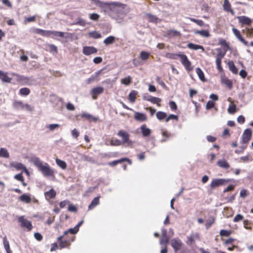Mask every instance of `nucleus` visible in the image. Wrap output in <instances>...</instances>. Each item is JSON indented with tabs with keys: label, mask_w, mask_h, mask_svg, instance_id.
I'll list each match as a JSON object with an SVG mask.
<instances>
[{
	"label": "nucleus",
	"mask_w": 253,
	"mask_h": 253,
	"mask_svg": "<svg viewBox=\"0 0 253 253\" xmlns=\"http://www.w3.org/2000/svg\"><path fill=\"white\" fill-rule=\"evenodd\" d=\"M169 242V238L166 235V233L163 234L162 237L160 240V243L161 244H167Z\"/></svg>",
	"instance_id": "50"
},
{
	"label": "nucleus",
	"mask_w": 253,
	"mask_h": 253,
	"mask_svg": "<svg viewBox=\"0 0 253 253\" xmlns=\"http://www.w3.org/2000/svg\"><path fill=\"white\" fill-rule=\"evenodd\" d=\"M30 162L34 164V165L39 169L43 165L42 162L38 157L36 156H32L30 158Z\"/></svg>",
	"instance_id": "20"
},
{
	"label": "nucleus",
	"mask_w": 253,
	"mask_h": 253,
	"mask_svg": "<svg viewBox=\"0 0 253 253\" xmlns=\"http://www.w3.org/2000/svg\"><path fill=\"white\" fill-rule=\"evenodd\" d=\"M70 204V201L68 200H64L59 203V206L61 209L65 208L67 205Z\"/></svg>",
	"instance_id": "61"
},
{
	"label": "nucleus",
	"mask_w": 253,
	"mask_h": 253,
	"mask_svg": "<svg viewBox=\"0 0 253 253\" xmlns=\"http://www.w3.org/2000/svg\"><path fill=\"white\" fill-rule=\"evenodd\" d=\"M47 46H48V48L50 52H54L56 53H57V51H58L57 47L54 44H49L47 45Z\"/></svg>",
	"instance_id": "52"
},
{
	"label": "nucleus",
	"mask_w": 253,
	"mask_h": 253,
	"mask_svg": "<svg viewBox=\"0 0 253 253\" xmlns=\"http://www.w3.org/2000/svg\"><path fill=\"white\" fill-rule=\"evenodd\" d=\"M137 91L135 90H132L128 94V100L131 103H134L135 101Z\"/></svg>",
	"instance_id": "34"
},
{
	"label": "nucleus",
	"mask_w": 253,
	"mask_h": 253,
	"mask_svg": "<svg viewBox=\"0 0 253 253\" xmlns=\"http://www.w3.org/2000/svg\"><path fill=\"white\" fill-rule=\"evenodd\" d=\"M55 161H56L57 165L61 168H62L63 169H65L66 168L67 165H66V163L64 161L61 160L58 158L56 159Z\"/></svg>",
	"instance_id": "43"
},
{
	"label": "nucleus",
	"mask_w": 253,
	"mask_h": 253,
	"mask_svg": "<svg viewBox=\"0 0 253 253\" xmlns=\"http://www.w3.org/2000/svg\"><path fill=\"white\" fill-rule=\"evenodd\" d=\"M187 47L193 50H198V49H201L202 52L205 51L204 47L201 45L196 44H194L193 43H189L187 44Z\"/></svg>",
	"instance_id": "30"
},
{
	"label": "nucleus",
	"mask_w": 253,
	"mask_h": 253,
	"mask_svg": "<svg viewBox=\"0 0 253 253\" xmlns=\"http://www.w3.org/2000/svg\"><path fill=\"white\" fill-rule=\"evenodd\" d=\"M97 52V49L94 46H84L83 49V53L85 55L94 54Z\"/></svg>",
	"instance_id": "16"
},
{
	"label": "nucleus",
	"mask_w": 253,
	"mask_h": 253,
	"mask_svg": "<svg viewBox=\"0 0 253 253\" xmlns=\"http://www.w3.org/2000/svg\"><path fill=\"white\" fill-rule=\"evenodd\" d=\"M99 18V15L97 13H92L89 15V18L92 20H98Z\"/></svg>",
	"instance_id": "64"
},
{
	"label": "nucleus",
	"mask_w": 253,
	"mask_h": 253,
	"mask_svg": "<svg viewBox=\"0 0 253 253\" xmlns=\"http://www.w3.org/2000/svg\"><path fill=\"white\" fill-rule=\"evenodd\" d=\"M132 78L130 76H128L126 78L121 79V82L122 84H124L126 85H129L131 82Z\"/></svg>",
	"instance_id": "44"
},
{
	"label": "nucleus",
	"mask_w": 253,
	"mask_h": 253,
	"mask_svg": "<svg viewBox=\"0 0 253 253\" xmlns=\"http://www.w3.org/2000/svg\"><path fill=\"white\" fill-rule=\"evenodd\" d=\"M217 165L221 168L224 169H228L230 168L229 164L224 159L219 160L217 162Z\"/></svg>",
	"instance_id": "24"
},
{
	"label": "nucleus",
	"mask_w": 253,
	"mask_h": 253,
	"mask_svg": "<svg viewBox=\"0 0 253 253\" xmlns=\"http://www.w3.org/2000/svg\"><path fill=\"white\" fill-rule=\"evenodd\" d=\"M11 166L15 168L17 170H25L28 172L26 168L23 164L18 162H13L10 164Z\"/></svg>",
	"instance_id": "25"
},
{
	"label": "nucleus",
	"mask_w": 253,
	"mask_h": 253,
	"mask_svg": "<svg viewBox=\"0 0 253 253\" xmlns=\"http://www.w3.org/2000/svg\"><path fill=\"white\" fill-rule=\"evenodd\" d=\"M66 235H64L59 236L57 238V241L59 243V247L60 249H63L65 248H67L70 246L71 242L74 241V237H72V238L67 239H65L63 240V239L65 237Z\"/></svg>",
	"instance_id": "9"
},
{
	"label": "nucleus",
	"mask_w": 253,
	"mask_h": 253,
	"mask_svg": "<svg viewBox=\"0 0 253 253\" xmlns=\"http://www.w3.org/2000/svg\"><path fill=\"white\" fill-rule=\"evenodd\" d=\"M156 117L158 120L161 121L167 117V114L162 111H158L156 113Z\"/></svg>",
	"instance_id": "46"
},
{
	"label": "nucleus",
	"mask_w": 253,
	"mask_h": 253,
	"mask_svg": "<svg viewBox=\"0 0 253 253\" xmlns=\"http://www.w3.org/2000/svg\"><path fill=\"white\" fill-rule=\"evenodd\" d=\"M219 44L223 46L224 51H223L220 48H217L216 49V50L217 51V53L216 55L215 62L217 69L219 72H222L223 71L221 66L222 59L225 55L227 51L230 49V47L226 41L223 39H219Z\"/></svg>",
	"instance_id": "1"
},
{
	"label": "nucleus",
	"mask_w": 253,
	"mask_h": 253,
	"mask_svg": "<svg viewBox=\"0 0 253 253\" xmlns=\"http://www.w3.org/2000/svg\"><path fill=\"white\" fill-rule=\"evenodd\" d=\"M24 104L20 101H15L13 102V107L16 109L21 108L22 109H24Z\"/></svg>",
	"instance_id": "45"
},
{
	"label": "nucleus",
	"mask_w": 253,
	"mask_h": 253,
	"mask_svg": "<svg viewBox=\"0 0 253 253\" xmlns=\"http://www.w3.org/2000/svg\"><path fill=\"white\" fill-rule=\"evenodd\" d=\"M140 129L143 136L147 137L150 136L151 130L147 127L145 124L142 125L140 127Z\"/></svg>",
	"instance_id": "21"
},
{
	"label": "nucleus",
	"mask_w": 253,
	"mask_h": 253,
	"mask_svg": "<svg viewBox=\"0 0 253 253\" xmlns=\"http://www.w3.org/2000/svg\"><path fill=\"white\" fill-rule=\"evenodd\" d=\"M229 70L233 73L237 74L238 73V69L236 68L233 61H230L228 63Z\"/></svg>",
	"instance_id": "35"
},
{
	"label": "nucleus",
	"mask_w": 253,
	"mask_h": 253,
	"mask_svg": "<svg viewBox=\"0 0 253 253\" xmlns=\"http://www.w3.org/2000/svg\"><path fill=\"white\" fill-rule=\"evenodd\" d=\"M150 54L149 53L146 51H141L140 53V57L142 60H146L149 58Z\"/></svg>",
	"instance_id": "48"
},
{
	"label": "nucleus",
	"mask_w": 253,
	"mask_h": 253,
	"mask_svg": "<svg viewBox=\"0 0 253 253\" xmlns=\"http://www.w3.org/2000/svg\"><path fill=\"white\" fill-rule=\"evenodd\" d=\"M19 200L26 203H30L31 201V198L29 195L24 194L19 197Z\"/></svg>",
	"instance_id": "32"
},
{
	"label": "nucleus",
	"mask_w": 253,
	"mask_h": 253,
	"mask_svg": "<svg viewBox=\"0 0 253 253\" xmlns=\"http://www.w3.org/2000/svg\"><path fill=\"white\" fill-rule=\"evenodd\" d=\"M165 57L173 60H176L179 58L181 63L187 71H191L193 69L191 62L189 61L187 56L184 54L168 52L166 54Z\"/></svg>",
	"instance_id": "2"
},
{
	"label": "nucleus",
	"mask_w": 253,
	"mask_h": 253,
	"mask_svg": "<svg viewBox=\"0 0 253 253\" xmlns=\"http://www.w3.org/2000/svg\"><path fill=\"white\" fill-rule=\"evenodd\" d=\"M68 210L71 212H77V207L75 206H74L72 204H69L68 205Z\"/></svg>",
	"instance_id": "58"
},
{
	"label": "nucleus",
	"mask_w": 253,
	"mask_h": 253,
	"mask_svg": "<svg viewBox=\"0 0 253 253\" xmlns=\"http://www.w3.org/2000/svg\"><path fill=\"white\" fill-rule=\"evenodd\" d=\"M222 240L224 241V245L227 246L228 244H232L235 241V239L232 238H229L227 240L222 239Z\"/></svg>",
	"instance_id": "62"
},
{
	"label": "nucleus",
	"mask_w": 253,
	"mask_h": 253,
	"mask_svg": "<svg viewBox=\"0 0 253 253\" xmlns=\"http://www.w3.org/2000/svg\"><path fill=\"white\" fill-rule=\"evenodd\" d=\"M0 79L5 83H10L11 80V78L8 77L6 73H4L1 70H0Z\"/></svg>",
	"instance_id": "27"
},
{
	"label": "nucleus",
	"mask_w": 253,
	"mask_h": 253,
	"mask_svg": "<svg viewBox=\"0 0 253 253\" xmlns=\"http://www.w3.org/2000/svg\"><path fill=\"white\" fill-rule=\"evenodd\" d=\"M169 105L170 109L173 111L176 110L177 109V105L175 103V102L173 101H169Z\"/></svg>",
	"instance_id": "59"
},
{
	"label": "nucleus",
	"mask_w": 253,
	"mask_h": 253,
	"mask_svg": "<svg viewBox=\"0 0 253 253\" xmlns=\"http://www.w3.org/2000/svg\"><path fill=\"white\" fill-rule=\"evenodd\" d=\"M171 245L176 253L181 249L183 243L179 239H173L171 241Z\"/></svg>",
	"instance_id": "13"
},
{
	"label": "nucleus",
	"mask_w": 253,
	"mask_h": 253,
	"mask_svg": "<svg viewBox=\"0 0 253 253\" xmlns=\"http://www.w3.org/2000/svg\"><path fill=\"white\" fill-rule=\"evenodd\" d=\"M244 218V216L240 214H237L233 219V221L235 222H239L242 220H243Z\"/></svg>",
	"instance_id": "60"
},
{
	"label": "nucleus",
	"mask_w": 253,
	"mask_h": 253,
	"mask_svg": "<svg viewBox=\"0 0 253 253\" xmlns=\"http://www.w3.org/2000/svg\"><path fill=\"white\" fill-rule=\"evenodd\" d=\"M115 38L114 36H110L104 40V43L106 45L112 44L115 42Z\"/></svg>",
	"instance_id": "40"
},
{
	"label": "nucleus",
	"mask_w": 253,
	"mask_h": 253,
	"mask_svg": "<svg viewBox=\"0 0 253 253\" xmlns=\"http://www.w3.org/2000/svg\"><path fill=\"white\" fill-rule=\"evenodd\" d=\"M99 198L100 197H96L94 198L90 204L88 206V210H91L95 208L97 205L99 204Z\"/></svg>",
	"instance_id": "31"
},
{
	"label": "nucleus",
	"mask_w": 253,
	"mask_h": 253,
	"mask_svg": "<svg viewBox=\"0 0 253 253\" xmlns=\"http://www.w3.org/2000/svg\"><path fill=\"white\" fill-rule=\"evenodd\" d=\"M223 8L225 11L229 12L232 15H235V12L231 7V5L228 0H224Z\"/></svg>",
	"instance_id": "18"
},
{
	"label": "nucleus",
	"mask_w": 253,
	"mask_h": 253,
	"mask_svg": "<svg viewBox=\"0 0 253 253\" xmlns=\"http://www.w3.org/2000/svg\"><path fill=\"white\" fill-rule=\"evenodd\" d=\"M231 181V180L230 179H213L210 185V186L211 189H213L216 187L224 185Z\"/></svg>",
	"instance_id": "7"
},
{
	"label": "nucleus",
	"mask_w": 253,
	"mask_h": 253,
	"mask_svg": "<svg viewBox=\"0 0 253 253\" xmlns=\"http://www.w3.org/2000/svg\"><path fill=\"white\" fill-rule=\"evenodd\" d=\"M124 162H127L129 165L132 164L131 161L127 158H123L121 159L115 160L112 162H110L108 163V165L111 167H114L118 165V164H121Z\"/></svg>",
	"instance_id": "19"
},
{
	"label": "nucleus",
	"mask_w": 253,
	"mask_h": 253,
	"mask_svg": "<svg viewBox=\"0 0 253 253\" xmlns=\"http://www.w3.org/2000/svg\"><path fill=\"white\" fill-rule=\"evenodd\" d=\"M148 101H149L153 104H156L158 107L161 106V102L162 101V99L160 98L152 96L151 97H150V99H148Z\"/></svg>",
	"instance_id": "28"
},
{
	"label": "nucleus",
	"mask_w": 253,
	"mask_h": 253,
	"mask_svg": "<svg viewBox=\"0 0 253 253\" xmlns=\"http://www.w3.org/2000/svg\"><path fill=\"white\" fill-rule=\"evenodd\" d=\"M252 135V131L250 128H247L245 130L242 135V143L245 144L240 147V150H236L235 153L240 154L243 153L244 150L247 148V144L250 140Z\"/></svg>",
	"instance_id": "4"
},
{
	"label": "nucleus",
	"mask_w": 253,
	"mask_h": 253,
	"mask_svg": "<svg viewBox=\"0 0 253 253\" xmlns=\"http://www.w3.org/2000/svg\"><path fill=\"white\" fill-rule=\"evenodd\" d=\"M232 31L236 36V37L242 42L245 45L248 46L249 45V42L248 41L245 40L243 37L242 36L240 32L237 29L233 28L232 29Z\"/></svg>",
	"instance_id": "15"
},
{
	"label": "nucleus",
	"mask_w": 253,
	"mask_h": 253,
	"mask_svg": "<svg viewBox=\"0 0 253 253\" xmlns=\"http://www.w3.org/2000/svg\"><path fill=\"white\" fill-rule=\"evenodd\" d=\"M110 144L112 146H120L123 144L122 141L118 139H111L110 140Z\"/></svg>",
	"instance_id": "47"
},
{
	"label": "nucleus",
	"mask_w": 253,
	"mask_h": 253,
	"mask_svg": "<svg viewBox=\"0 0 253 253\" xmlns=\"http://www.w3.org/2000/svg\"><path fill=\"white\" fill-rule=\"evenodd\" d=\"M104 90V88L102 86H97L93 88L90 91V94L92 99H96L98 95L102 93Z\"/></svg>",
	"instance_id": "12"
},
{
	"label": "nucleus",
	"mask_w": 253,
	"mask_h": 253,
	"mask_svg": "<svg viewBox=\"0 0 253 253\" xmlns=\"http://www.w3.org/2000/svg\"><path fill=\"white\" fill-rule=\"evenodd\" d=\"M243 32H246V35L247 37L253 38V28L247 27L243 30Z\"/></svg>",
	"instance_id": "36"
},
{
	"label": "nucleus",
	"mask_w": 253,
	"mask_h": 253,
	"mask_svg": "<svg viewBox=\"0 0 253 253\" xmlns=\"http://www.w3.org/2000/svg\"><path fill=\"white\" fill-rule=\"evenodd\" d=\"M194 33L196 34H199L204 37H209L210 35L209 32L207 30L196 31Z\"/></svg>",
	"instance_id": "41"
},
{
	"label": "nucleus",
	"mask_w": 253,
	"mask_h": 253,
	"mask_svg": "<svg viewBox=\"0 0 253 253\" xmlns=\"http://www.w3.org/2000/svg\"><path fill=\"white\" fill-rule=\"evenodd\" d=\"M239 22L243 25H250L253 22L252 20L246 16H238Z\"/></svg>",
	"instance_id": "14"
},
{
	"label": "nucleus",
	"mask_w": 253,
	"mask_h": 253,
	"mask_svg": "<svg viewBox=\"0 0 253 253\" xmlns=\"http://www.w3.org/2000/svg\"><path fill=\"white\" fill-rule=\"evenodd\" d=\"M180 35V33L179 32L173 29L168 30L165 32V36L169 38L179 36Z\"/></svg>",
	"instance_id": "22"
},
{
	"label": "nucleus",
	"mask_w": 253,
	"mask_h": 253,
	"mask_svg": "<svg viewBox=\"0 0 253 253\" xmlns=\"http://www.w3.org/2000/svg\"><path fill=\"white\" fill-rule=\"evenodd\" d=\"M117 135L122 138V142L123 144H127L128 145L132 144V141L129 139V134L127 131L122 129L120 130Z\"/></svg>",
	"instance_id": "8"
},
{
	"label": "nucleus",
	"mask_w": 253,
	"mask_h": 253,
	"mask_svg": "<svg viewBox=\"0 0 253 253\" xmlns=\"http://www.w3.org/2000/svg\"><path fill=\"white\" fill-rule=\"evenodd\" d=\"M215 221V219L213 217H211L210 219H209L208 221L206 223L205 226L207 229L210 228L211 225L214 223Z\"/></svg>",
	"instance_id": "54"
},
{
	"label": "nucleus",
	"mask_w": 253,
	"mask_h": 253,
	"mask_svg": "<svg viewBox=\"0 0 253 253\" xmlns=\"http://www.w3.org/2000/svg\"><path fill=\"white\" fill-rule=\"evenodd\" d=\"M196 72L197 74L198 75L199 79L203 82H205L206 81L205 79L204 74L203 71L200 68H197L196 69Z\"/></svg>",
	"instance_id": "39"
},
{
	"label": "nucleus",
	"mask_w": 253,
	"mask_h": 253,
	"mask_svg": "<svg viewBox=\"0 0 253 253\" xmlns=\"http://www.w3.org/2000/svg\"><path fill=\"white\" fill-rule=\"evenodd\" d=\"M219 234L221 236L228 237L231 234V231L226 230H221Z\"/></svg>",
	"instance_id": "51"
},
{
	"label": "nucleus",
	"mask_w": 253,
	"mask_h": 253,
	"mask_svg": "<svg viewBox=\"0 0 253 253\" xmlns=\"http://www.w3.org/2000/svg\"><path fill=\"white\" fill-rule=\"evenodd\" d=\"M32 32L36 34L40 35L43 37H50L53 35L55 37L63 38L64 37V33L56 31H48L42 30L39 28H33L31 29Z\"/></svg>",
	"instance_id": "3"
},
{
	"label": "nucleus",
	"mask_w": 253,
	"mask_h": 253,
	"mask_svg": "<svg viewBox=\"0 0 253 253\" xmlns=\"http://www.w3.org/2000/svg\"><path fill=\"white\" fill-rule=\"evenodd\" d=\"M3 246L6 250V249H9L10 248V246L9 244V242L8 241L7 238L6 236H4L3 238Z\"/></svg>",
	"instance_id": "55"
},
{
	"label": "nucleus",
	"mask_w": 253,
	"mask_h": 253,
	"mask_svg": "<svg viewBox=\"0 0 253 253\" xmlns=\"http://www.w3.org/2000/svg\"><path fill=\"white\" fill-rule=\"evenodd\" d=\"M236 111V106L234 104L230 105L228 108V112L230 114H234Z\"/></svg>",
	"instance_id": "53"
},
{
	"label": "nucleus",
	"mask_w": 253,
	"mask_h": 253,
	"mask_svg": "<svg viewBox=\"0 0 253 253\" xmlns=\"http://www.w3.org/2000/svg\"><path fill=\"white\" fill-rule=\"evenodd\" d=\"M200 235L198 233H192L187 237L186 244L188 245H191L195 243V240H199Z\"/></svg>",
	"instance_id": "11"
},
{
	"label": "nucleus",
	"mask_w": 253,
	"mask_h": 253,
	"mask_svg": "<svg viewBox=\"0 0 253 253\" xmlns=\"http://www.w3.org/2000/svg\"><path fill=\"white\" fill-rule=\"evenodd\" d=\"M146 16L150 22L157 23L161 21L156 15H154L150 13L146 14Z\"/></svg>",
	"instance_id": "26"
},
{
	"label": "nucleus",
	"mask_w": 253,
	"mask_h": 253,
	"mask_svg": "<svg viewBox=\"0 0 253 253\" xmlns=\"http://www.w3.org/2000/svg\"><path fill=\"white\" fill-rule=\"evenodd\" d=\"M90 34L92 38L95 39H99L101 37V34L99 32L96 31L92 32Z\"/></svg>",
	"instance_id": "56"
},
{
	"label": "nucleus",
	"mask_w": 253,
	"mask_h": 253,
	"mask_svg": "<svg viewBox=\"0 0 253 253\" xmlns=\"http://www.w3.org/2000/svg\"><path fill=\"white\" fill-rule=\"evenodd\" d=\"M81 117L82 118H85L86 120L89 121H96L98 119L97 118H95L92 116H91V115L89 114H86V113H84V114H82L81 115Z\"/></svg>",
	"instance_id": "38"
},
{
	"label": "nucleus",
	"mask_w": 253,
	"mask_h": 253,
	"mask_svg": "<svg viewBox=\"0 0 253 253\" xmlns=\"http://www.w3.org/2000/svg\"><path fill=\"white\" fill-rule=\"evenodd\" d=\"M222 83L225 84L229 89H231L233 86L232 82L229 79L224 77L222 78Z\"/></svg>",
	"instance_id": "33"
},
{
	"label": "nucleus",
	"mask_w": 253,
	"mask_h": 253,
	"mask_svg": "<svg viewBox=\"0 0 253 253\" xmlns=\"http://www.w3.org/2000/svg\"><path fill=\"white\" fill-rule=\"evenodd\" d=\"M45 177L52 176L54 175V171L51 169L47 163H45L39 169Z\"/></svg>",
	"instance_id": "10"
},
{
	"label": "nucleus",
	"mask_w": 253,
	"mask_h": 253,
	"mask_svg": "<svg viewBox=\"0 0 253 253\" xmlns=\"http://www.w3.org/2000/svg\"><path fill=\"white\" fill-rule=\"evenodd\" d=\"M215 105V103L212 101H209L206 104V109H211Z\"/></svg>",
	"instance_id": "63"
},
{
	"label": "nucleus",
	"mask_w": 253,
	"mask_h": 253,
	"mask_svg": "<svg viewBox=\"0 0 253 253\" xmlns=\"http://www.w3.org/2000/svg\"><path fill=\"white\" fill-rule=\"evenodd\" d=\"M134 119L135 120L140 122L146 121L148 119L145 114L139 112H135L134 113Z\"/></svg>",
	"instance_id": "17"
},
{
	"label": "nucleus",
	"mask_w": 253,
	"mask_h": 253,
	"mask_svg": "<svg viewBox=\"0 0 253 253\" xmlns=\"http://www.w3.org/2000/svg\"><path fill=\"white\" fill-rule=\"evenodd\" d=\"M101 72H102V70H100L95 73V75H92L90 78H89L86 80L87 84H89L91 82H92L95 80L98 81V79H97V78L101 73Z\"/></svg>",
	"instance_id": "29"
},
{
	"label": "nucleus",
	"mask_w": 253,
	"mask_h": 253,
	"mask_svg": "<svg viewBox=\"0 0 253 253\" xmlns=\"http://www.w3.org/2000/svg\"><path fill=\"white\" fill-rule=\"evenodd\" d=\"M78 231H79L78 229H77V228H76V227L75 226L73 228H70L69 229H68V230L65 231L64 232L63 234H64V235H66V236L68 233H71V234H76Z\"/></svg>",
	"instance_id": "49"
},
{
	"label": "nucleus",
	"mask_w": 253,
	"mask_h": 253,
	"mask_svg": "<svg viewBox=\"0 0 253 253\" xmlns=\"http://www.w3.org/2000/svg\"><path fill=\"white\" fill-rule=\"evenodd\" d=\"M104 4L106 7L109 8L112 11H118L120 9H123L126 6V4L119 2H107Z\"/></svg>",
	"instance_id": "6"
},
{
	"label": "nucleus",
	"mask_w": 253,
	"mask_h": 253,
	"mask_svg": "<svg viewBox=\"0 0 253 253\" xmlns=\"http://www.w3.org/2000/svg\"><path fill=\"white\" fill-rule=\"evenodd\" d=\"M18 221L21 227L26 228L27 231H31L33 229L32 222L25 218L24 216H20L18 218Z\"/></svg>",
	"instance_id": "5"
},
{
	"label": "nucleus",
	"mask_w": 253,
	"mask_h": 253,
	"mask_svg": "<svg viewBox=\"0 0 253 253\" xmlns=\"http://www.w3.org/2000/svg\"><path fill=\"white\" fill-rule=\"evenodd\" d=\"M178 119V116L173 114L169 115L166 119V122H168L170 120H175L177 121Z\"/></svg>",
	"instance_id": "57"
},
{
	"label": "nucleus",
	"mask_w": 253,
	"mask_h": 253,
	"mask_svg": "<svg viewBox=\"0 0 253 253\" xmlns=\"http://www.w3.org/2000/svg\"><path fill=\"white\" fill-rule=\"evenodd\" d=\"M0 157L5 158L9 157V154L6 149L4 148H0Z\"/></svg>",
	"instance_id": "37"
},
{
	"label": "nucleus",
	"mask_w": 253,
	"mask_h": 253,
	"mask_svg": "<svg viewBox=\"0 0 253 253\" xmlns=\"http://www.w3.org/2000/svg\"><path fill=\"white\" fill-rule=\"evenodd\" d=\"M56 195V193L55 191L53 189H51L48 191L45 192L44 193V196L45 199L47 200H49L51 199H53L55 197Z\"/></svg>",
	"instance_id": "23"
},
{
	"label": "nucleus",
	"mask_w": 253,
	"mask_h": 253,
	"mask_svg": "<svg viewBox=\"0 0 253 253\" xmlns=\"http://www.w3.org/2000/svg\"><path fill=\"white\" fill-rule=\"evenodd\" d=\"M30 92L31 91H30V89L27 87L21 88L19 90V94L21 95H23V96H27V95H29L30 94Z\"/></svg>",
	"instance_id": "42"
}]
</instances>
